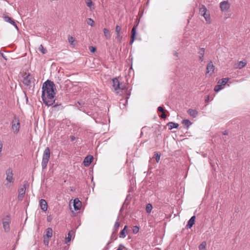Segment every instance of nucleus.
Instances as JSON below:
<instances>
[{
    "label": "nucleus",
    "mask_w": 250,
    "mask_h": 250,
    "mask_svg": "<svg viewBox=\"0 0 250 250\" xmlns=\"http://www.w3.org/2000/svg\"><path fill=\"white\" fill-rule=\"evenodd\" d=\"M56 90V85L51 80H47L43 83L42 98L43 103L47 106L55 104V100L54 98L56 94L55 92Z\"/></svg>",
    "instance_id": "obj_1"
},
{
    "label": "nucleus",
    "mask_w": 250,
    "mask_h": 250,
    "mask_svg": "<svg viewBox=\"0 0 250 250\" xmlns=\"http://www.w3.org/2000/svg\"><path fill=\"white\" fill-rule=\"evenodd\" d=\"M50 157V150L48 147H47L44 150L43 157L42 162V167L43 169L47 167V164Z\"/></svg>",
    "instance_id": "obj_2"
},
{
    "label": "nucleus",
    "mask_w": 250,
    "mask_h": 250,
    "mask_svg": "<svg viewBox=\"0 0 250 250\" xmlns=\"http://www.w3.org/2000/svg\"><path fill=\"white\" fill-rule=\"evenodd\" d=\"M12 129L15 133L19 132L20 127V122L18 117L14 115L13 119L11 122Z\"/></svg>",
    "instance_id": "obj_3"
},
{
    "label": "nucleus",
    "mask_w": 250,
    "mask_h": 250,
    "mask_svg": "<svg viewBox=\"0 0 250 250\" xmlns=\"http://www.w3.org/2000/svg\"><path fill=\"white\" fill-rule=\"evenodd\" d=\"M207 9L204 5L199 6V14L203 16L208 23H210V18L209 14H207Z\"/></svg>",
    "instance_id": "obj_4"
},
{
    "label": "nucleus",
    "mask_w": 250,
    "mask_h": 250,
    "mask_svg": "<svg viewBox=\"0 0 250 250\" xmlns=\"http://www.w3.org/2000/svg\"><path fill=\"white\" fill-rule=\"evenodd\" d=\"M112 86L115 90H117L118 89L124 90L126 89L125 86H121V83L117 78H115L112 79Z\"/></svg>",
    "instance_id": "obj_5"
},
{
    "label": "nucleus",
    "mask_w": 250,
    "mask_h": 250,
    "mask_svg": "<svg viewBox=\"0 0 250 250\" xmlns=\"http://www.w3.org/2000/svg\"><path fill=\"white\" fill-rule=\"evenodd\" d=\"M10 218L9 215H7L6 218L3 221V227L4 229L5 232H7L10 231Z\"/></svg>",
    "instance_id": "obj_6"
},
{
    "label": "nucleus",
    "mask_w": 250,
    "mask_h": 250,
    "mask_svg": "<svg viewBox=\"0 0 250 250\" xmlns=\"http://www.w3.org/2000/svg\"><path fill=\"white\" fill-rule=\"evenodd\" d=\"M6 180L9 183H13V173L12 169L11 168H8L6 171Z\"/></svg>",
    "instance_id": "obj_7"
},
{
    "label": "nucleus",
    "mask_w": 250,
    "mask_h": 250,
    "mask_svg": "<svg viewBox=\"0 0 250 250\" xmlns=\"http://www.w3.org/2000/svg\"><path fill=\"white\" fill-rule=\"evenodd\" d=\"M230 7V4L228 0H224L220 2V8L222 11H227Z\"/></svg>",
    "instance_id": "obj_8"
},
{
    "label": "nucleus",
    "mask_w": 250,
    "mask_h": 250,
    "mask_svg": "<svg viewBox=\"0 0 250 250\" xmlns=\"http://www.w3.org/2000/svg\"><path fill=\"white\" fill-rule=\"evenodd\" d=\"M3 18L6 22H9L10 24L13 25L16 27V28L18 30H19V28H18L16 22L12 18L4 14L3 16Z\"/></svg>",
    "instance_id": "obj_9"
},
{
    "label": "nucleus",
    "mask_w": 250,
    "mask_h": 250,
    "mask_svg": "<svg viewBox=\"0 0 250 250\" xmlns=\"http://www.w3.org/2000/svg\"><path fill=\"white\" fill-rule=\"evenodd\" d=\"M32 79V76L30 74H28V75H26L25 76L23 77L22 82L25 85L29 86L31 83V80Z\"/></svg>",
    "instance_id": "obj_10"
},
{
    "label": "nucleus",
    "mask_w": 250,
    "mask_h": 250,
    "mask_svg": "<svg viewBox=\"0 0 250 250\" xmlns=\"http://www.w3.org/2000/svg\"><path fill=\"white\" fill-rule=\"evenodd\" d=\"M93 160V157L91 155H88L85 157L83 161V165L85 167H88Z\"/></svg>",
    "instance_id": "obj_11"
},
{
    "label": "nucleus",
    "mask_w": 250,
    "mask_h": 250,
    "mask_svg": "<svg viewBox=\"0 0 250 250\" xmlns=\"http://www.w3.org/2000/svg\"><path fill=\"white\" fill-rule=\"evenodd\" d=\"M122 30V27L119 25H116L115 28V31L117 34L116 39L119 42H121L123 37L121 35L120 32Z\"/></svg>",
    "instance_id": "obj_12"
},
{
    "label": "nucleus",
    "mask_w": 250,
    "mask_h": 250,
    "mask_svg": "<svg viewBox=\"0 0 250 250\" xmlns=\"http://www.w3.org/2000/svg\"><path fill=\"white\" fill-rule=\"evenodd\" d=\"M63 109V106L62 104H54L51 107V111L52 112H58L59 111H62Z\"/></svg>",
    "instance_id": "obj_13"
},
{
    "label": "nucleus",
    "mask_w": 250,
    "mask_h": 250,
    "mask_svg": "<svg viewBox=\"0 0 250 250\" xmlns=\"http://www.w3.org/2000/svg\"><path fill=\"white\" fill-rule=\"evenodd\" d=\"M74 208L75 210H80L82 207V202L78 198L74 200L73 202Z\"/></svg>",
    "instance_id": "obj_14"
},
{
    "label": "nucleus",
    "mask_w": 250,
    "mask_h": 250,
    "mask_svg": "<svg viewBox=\"0 0 250 250\" xmlns=\"http://www.w3.org/2000/svg\"><path fill=\"white\" fill-rule=\"evenodd\" d=\"M206 74L211 72V74L213 73L214 70V66L213 65L212 62H210L208 63L206 68Z\"/></svg>",
    "instance_id": "obj_15"
},
{
    "label": "nucleus",
    "mask_w": 250,
    "mask_h": 250,
    "mask_svg": "<svg viewBox=\"0 0 250 250\" xmlns=\"http://www.w3.org/2000/svg\"><path fill=\"white\" fill-rule=\"evenodd\" d=\"M40 205L41 209L43 211H46L47 209L48 206L46 201L44 199H41L40 201Z\"/></svg>",
    "instance_id": "obj_16"
},
{
    "label": "nucleus",
    "mask_w": 250,
    "mask_h": 250,
    "mask_svg": "<svg viewBox=\"0 0 250 250\" xmlns=\"http://www.w3.org/2000/svg\"><path fill=\"white\" fill-rule=\"evenodd\" d=\"M195 216H193L190 218L186 225L187 229H190L192 227L193 225L195 224Z\"/></svg>",
    "instance_id": "obj_17"
},
{
    "label": "nucleus",
    "mask_w": 250,
    "mask_h": 250,
    "mask_svg": "<svg viewBox=\"0 0 250 250\" xmlns=\"http://www.w3.org/2000/svg\"><path fill=\"white\" fill-rule=\"evenodd\" d=\"M28 187H29V184L28 183V182H24V183L22 187L18 189L19 193H20V194L21 193V195L22 194H25V189H26V188Z\"/></svg>",
    "instance_id": "obj_18"
},
{
    "label": "nucleus",
    "mask_w": 250,
    "mask_h": 250,
    "mask_svg": "<svg viewBox=\"0 0 250 250\" xmlns=\"http://www.w3.org/2000/svg\"><path fill=\"white\" fill-rule=\"evenodd\" d=\"M120 225V223L119 222V217H118L116 220V222H115V224L114 225V228L113 229V234H117V233L118 231Z\"/></svg>",
    "instance_id": "obj_19"
},
{
    "label": "nucleus",
    "mask_w": 250,
    "mask_h": 250,
    "mask_svg": "<svg viewBox=\"0 0 250 250\" xmlns=\"http://www.w3.org/2000/svg\"><path fill=\"white\" fill-rule=\"evenodd\" d=\"M198 53L199 54V60L201 62H203L204 61V56L205 54V48H200Z\"/></svg>",
    "instance_id": "obj_20"
},
{
    "label": "nucleus",
    "mask_w": 250,
    "mask_h": 250,
    "mask_svg": "<svg viewBox=\"0 0 250 250\" xmlns=\"http://www.w3.org/2000/svg\"><path fill=\"white\" fill-rule=\"evenodd\" d=\"M188 114L193 118L196 117L198 115V111L195 109H189L188 110Z\"/></svg>",
    "instance_id": "obj_21"
},
{
    "label": "nucleus",
    "mask_w": 250,
    "mask_h": 250,
    "mask_svg": "<svg viewBox=\"0 0 250 250\" xmlns=\"http://www.w3.org/2000/svg\"><path fill=\"white\" fill-rule=\"evenodd\" d=\"M247 64V61H241L240 62H239L236 65V68L238 69H241L245 66V65Z\"/></svg>",
    "instance_id": "obj_22"
},
{
    "label": "nucleus",
    "mask_w": 250,
    "mask_h": 250,
    "mask_svg": "<svg viewBox=\"0 0 250 250\" xmlns=\"http://www.w3.org/2000/svg\"><path fill=\"white\" fill-rule=\"evenodd\" d=\"M138 25V22L136 23V24L134 25L133 28H132L131 32V37H135L136 36V29Z\"/></svg>",
    "instance_id": "obj_23"
},
{
    "label": "nucleus",
    "mask_w": 250,
    "mask_h": 250,
    "mask_svg": "<svg viewBox=\"0 0 250 250\" xmlns=\"http://www.w3.org/2000/svg\"><path fill=\"white\" fill-rule=\"evenodd\" d=\"M103 31L105 38L106 39H109L111 38L110 31L107 28H104Z\"/></svg>",
    "instance_id": "obj_24"
},
{
    "label": "nucleus",
    "mask_w": 250,
    "mask_h": 250,
    "mask_svg": "<svg viewBox=\"0 0 250 250\" xmlns=\"http://www.w3.org/2000/svg\"><path fill=\"white\" fill-rule=\"evenodd\" d=\"M46 231V236L47 238H50L52 236V232L53 230L51 228H48L45 230Z\"/></svg>",
    "instance_id": "obj_25"
},
{
    "label": "nucleus",
    "mask_w": 250,
    "mask_h": 250,
    "mask_svg": "<svg viewBox=\"0 0 250 250\" xmlns=\"http://www.w3.org/2000/svg\"><path fill=\"white\" fill-rule=\"evenodd\" d=\"M182 123L187 129L191 125V122L188 120H183Z\"/></svg>",
    "instance_id": "obj_26"
},
{
    "label": "nucleus",
    "mask_w": 250,
    "mask_h": 250,
    "mask_svg": "<svg viewBox=\"0 0 250 250\" xmlns=\"http://www.w3.org/2000/svg\"><path fill=\"white\" fill-rule=\"evenodd\" d=\"M229 81V79L228 78H223L221 80H220L218 83L219 84H220V85H221V86L222 85H225Z\"/></svg>",
    "instance_id": "obj_27"
},
{
    "label": "nucleus",
    "mask_w": 250,
    "mask_h": 250,
    "mask_svg": "<svg viewBox=\"0 0 250 250\" xmlns=\"http://www.w3.org/2000/svg\"><path fill=\"white\" fill-rule=\"evenodd\" d=\"M161 153L160 152H155L154 155V158H155L156 161L158 163L160 159Z\"/></svg>",
    "instance_id": "obj_28"
},
{
    "label": "nucleus",
    "mask_w": 250,
    "mask_h": 250,
    "mask_svg": "<svg viewBox=\"0 0 250 250\" xmlns=\"http://www.w3.org/2000/svg\"><path fill=\"white\" fill-rule=\"evenodd\" d=\"M73 232L72 230L69 231L68 234V236L66 237L65 238V243H67L68 242H70L71 239L72 237V233H73Z\"/></svg>",
    "instance_id": "obj_29"
},
{
    "label": "nucleus",
    "mask_w": 250,
    "mask_h": 250,
    "mask_svg": "<svg viewBox=\"0 0 250 250\" xmlns=\"http://www.w3.org/2000/svg\"><path fill=\"white\" fill-rule=\"evenodd\" d=\"M127 233V231L124 230L123 229L120 231L119 234V237L120 238H125L126 236V234Z\"/></svg>",
    "instance_id": "obj_30"
},
{
    "label": "nucleus",
    "mask_w": 250,
    "mask_h": 250,
    "mask_svg": "<svg viewBox=\"0 0 250 250\" xmlns=\"http://www.w3.org/2000/svg\"><path fill=\"white\" fill-rule=\"evenodd\" d=\"M207 243L205 241L203 242L199 246V250H205L206 247Z\"/></svg>",
    "instance_id": "obj_31"
},
{
    "label": "nucleus",
    "mask_w": 250,
    "mask_h": 250,
    "mask_svg": "<svg viewBox=\"0 0 250 250\" xmlns=\"http://www.w3.org/2000/svg\"><path fill=\"white\" fill-rule=\"evenodd\" d=\"M39 50L41 51L43 54H46L47 53L46 49L43 47L42 44L40 45L39 46Z\"/></svg>",
    "instance_id": "obj_32"
},
{
    "label": "nucleus",
    "mask_w": 250,
    "mask_h": 250,
    "mask_svg": "<svg viewBox=\"0 0 250 250\" xmlns=\"http://www.w3.org/2000/svg\"><path fill=\"white\" fill-rule=\"evenodd\" d=\"M152 209V206L151 204H147L146 206V211L147 213H150Z\"/></svg>",
    "instance_id": "obj_33"
},
{
    "label": "nucleus",
    "mask_w": 250,
    "mask_h": 250,
    "mask_svg": "<svg viewBox=\"0 0 250 250\" xmlns=\"http://www.w3.org/2000/svg\"><path fill=\"white\" fill-rule=\"evenodd\" d=\"M87 23L88 25H90V26H91L92 27L94 26V25H95V22H94V21L92 19H91V18H89L88 19V21L87 22Z\"/></svg>",
    "instance_id": "obj_34"
},
{
    "label": "nucleus",
    "mask_w": 250,
    "mask_h": 250,
    "mask_svg": "<svg viewBox=\"0 0 250 250\" xmlns=\"http://www.w3.org/2000/svg\"><path fill=\"white\" fill-rule=\"evenodd\" d=\"M85 1L86 2V5L90 8L92 5H93V2L91 0H85Z\"/></svg>",
    "instance_id": "obj_35"
},
{
    "label": "nucleus",
    "mask_w": 250,
    "mask_h": 250,
    "mask_svg": "<svg viewBox=\"0 0 250 250\" xmlns=\"http://www.w3.org/2000/svg\"><path fill=\"white\" fill-rule=\"evenodd\" d=\"M139 228L138 226H135L133 227V229H132V231L134 233L136 234L139 231Z\"/></svg>",
    "instance_id": "obj_36"
},
{
    "label": "nucleus",
    "mask_w": 250,
    "mask_h": 250,
    "mask_svg": "<svg viewBox=\"0 0 250 250\" xmlns=\"http://www.w3.org/2000/svg\"><path fill=\"white\" fill-rule=\"evenodd\" d=\"M89 50L92 53H94L96 50V47L93 46H90L89 47Z\"/></svg>",
    "instance_id": "obj_37"
},
{
    "label": "nucleus",
    "mask_w": 250,
    "mask_h": 250,
    "mask_svg": "<svg viewBox=\"0 0 250 250\" xmlns=\"http://www.w3.org/2000/svg\"><path fill=\"white\" fill-rule=\"evenodd\" d=\"M68 40L70 44H72L75 40L74 38L73 37L70 36H68Z\"/></svg>",
    "instance_id": "obj_38"
},
{
    "label": "nucleus",
    "mask_w": 250,
    "mask_h": 250,
    "mask_svg": "<svg viewBox=\"0 0 250 250\" xmlns=\"http://www.w3.org/2000/svg\"><path fill=\"white\" fill-rule=\"evenodd\" d=\"M221 85L220 84H218V85H217L215 86L214 87V91L215 92H218L220 89H221Z\"/></svg>",
    "instance_id": "obj_39"
},
{
    "label": "nucleus",
    "mask_w": 250,
    "mask_h": 250,
    "mask_svg": "<svg viewBox=\"0 0 250 250\" xmlns=\"http://www.w3.org/2000/svg\"><path fill=\"white\" fill-rule=\"evenodd\" d=\"M165 110L164 108L162 106H159L157 108V111L158 112H165Z\"/></svg>",
    "instance_id": "obj_40"
},
{
    "label": "nucleus",
    "mask_w": 250,
    "mask_h": 250,
    "mask_svg": "<svg viewBox=\"0 0 250 250\" xmlns=\"http://www.w3.org/2000/svg\"><path fill=\"white\" fill-rule=\"evenodd\" d=\"M24 194H22L21 195V193H19V195H18V200L19 201H22L23 199V197H24Z\"/></svg>",
    "instance_id": "obj_41"
},
{
    "label": "nucleus",
    "mask_w": 250,
    "mask_h": 250,
    "mask_svg": "<svg viewBox=\"0 0 250 250\" xmlns=\"http://www.w3.org/2000/svg\"><path fill=\"white\" fill-rule=\"evenodd\" d=\"M161 113H162V114L160 115H159V116L162 119H165L166 118V115L165 114V112H161Z\"/></svg>",
    "instance_id": "obj_42"
},
{
    "label": "nucleus",
    "mask_w": 250,
    "mask_h": 250,
    "mask_svg": "<svg viewBox=\"0 0 250 250\" xmlns=\"http://www.w3.org/2000/svg\"><path fill=\"white\" fill-rule=\"evenodd\" d=\"M135 37H130V42H129V44H132L133 43V42H134V41L135 40Z\"/></svg>",
    "instance_id": "obj_43"
},
{
    "label": "nucleus",
    "mask_w": 250,
    "mask_h": 250,
    "mask_svg": "<svg viewBox=\"0 0 250 250\" xmlns=\"http://www.w3.org/2000/svg\"><path fill=\"white\" fill-rule=\"evenodd\" d=\"M117 234H113V233H112V235L111 236V239H114V240H116L117 239Z\"/></svg>",
    "instance_id": "obj_44"
},
{
    "label": "nucleus",
    "mask_w": 250,
    "mask_h": 250,
    "mask_svg": "<svg viewBox=\"0 0 250 250\" xmlns=\"http://www.w3.org/2000/svg\"><path fill=\"white\" fill-rule=\"evenodd\" d=\"M179 126V125L177 124V123H173V128H177Z\"/></svg>",
    "instance_id": "obj_45"
},
{
    "label": "nucleus",
    "mask_w": 250,
    "mask_h": 250,
    "mask_svg": "<svg viewBox=\"0 0 250 250\" xmlns=\"http://www.w3.org/2000/svg\"><path fill=\"white\" fill-rule=\"evenodd\" d=\"M167 126L169 129H172V122H169L167 124Z\"/></svg>",
    "instance_id": "obj_46"
},
{
    "label": "nucleus",
    "mask_w": 250,
    "mask_h": 250,
    "mask_svg": "<svg viewBox=\"0 0 250 250\" xmlns=\"http://www.w3.org/2000/svg\"><path fill=\"white\" fill-rule=\"evenodd\" d=\"M118 248H120L121 250H123V249H125V247L124 246H123V245L120 244L119 245Z\"/></svg>",
    "instance_id": "obj_47"
},
{
    "label": "nucleus",
    "mask_w": 250,
    "mask_h": 250,
    "mask_svg": "<svg viewBox=\"0 0 250 250\" xmlns=\"http://www.w3.org/2000/svg\"><path fill=\"white\" fill-rule=\"evenodd\" d=\"M0 55L4 60H7V58H6V56L3 53H1Z\"/></svg>",
    "instance_id": "obj_48"
},
{
    "label": "nucleus",
    "mask_w": 250,
    "mask_h": 250,
    "mask_svg": "<svg viewBox=\"0 0 250 250\" xmlns=\"http://www.w3.org/2000/svg\"><path fill=\"white\" fill-rule=\"evenodd\" d=\"M209 96L208 95L206 97V98L205 99V102L208 103L209 101Z\"/></svg>",
    "instance_id": "obj_49"
},
{
    "label": "nucleus",
    "mask_w": 250,
    "mask_h": 250,
    "mask_svg": "<svg viewBox=\"0 0 250 250\" xmlns=\"http://www.w3.org/2000/svg\"><path fill=\"white\" fill-rule=\"evenodd\" d=\"M2 143L0 141V152L2 151Z\"/></svg>",
    "instance_id": "obj_50"
},
{
    "label": "nucleus",
    "mask_w": 250,
    "mask_h": 250,
    "mask_svg": "<svg viewBox=\"0 0 250 250\" xmlns=\"http://www.w3.org/2000/svg\"><path fill=\"white\" fill-rule=\"evenodd\" d=\"M70 139L71 141H73L75 140L76 138L74 136H70Z\"/></svg>",
    "instance_id": "obj_51"
},
{
    "label": "nucleus",
    "mask_w": 250,
    "mask_h": 250,
    "mask_svg": "<svg viewBox=\"0 0 250 250\" xmlns=\"http://www.w3.org/2000/svg\"><path fill=\"white\" fill-rule=\"evenodd\" d=\"M223 134L225 135H227L228 134V131H227V130H225L223 132Z\"/></svg>",
    "instance_id": "obj_52"
},
{
    "label": "nucleus",
    "mask_w": 250,
    "mask_h": 250,
    "mask_svg": "<svg viewBox=\"0 0 250 250\" xmlns=\"http://www.w3.org/2000/svg\"><path fill=\"white\" fill-rule=\"evenodd\" d=\"M78 104H79V105H83L84 104V103L83 101H81V102H78Z\"/></svg>",
    "instance_id": "obj_53"
},
{
    "label": "nucleus",
    "mask_w": 250,
    "mask_h": 250,
    "mask_svg": "<svg viewBox=\"0 0 250 250\" xmlns=\"http://www.w3.org/2000/svg\"><path fill=\"white\" fill-rule=\"evenodd\" d=\"M127 229V226H125L124 227V228L123 229L124 230H125V231H127L126 229Z\"/></svg>",
    "instance_id": "obj_54"
},
{
    "label": "nucleus",
    "mask_w": 250,
    "mask_h": 250,
    "mask_svg": "<svg viewBox=\"0 0 250 250\" xmlns=\"http://www.w3.org/2000/svg\"><path fill=\"white\" fill-rule=\"evenodd\" d=\"M130 94V92H129L127 94V97H126L127 99L129 98V96Z\"/></svg>",
    "instance_id": "obj_55"
},
{
    "label": "nucleus",
    "mask_w": 250,
    "mask_h": 250,
    "mask_svg": "<svg viewBox=\"0 0 250 250\" xmlns=\"http://www.w3.org/2000/svg\"><path fill=\"white\" fill-rule=\"evenodd\" d=\"M44 243H47V244L48 243V241H47H47H46V240H45V238H44Z\"/></svg>",
    "instance_id": "obj_56"
},
{
    "label": "nucleus",
    "mask_w": 250,
    "mask_h": 250,
    "mask_svg": "<svg viewBox=\"0 0 250 250\" xmlns=\"http://www.w3.org/2000/svg\"><path fill=\"white\" fill-rule=\"evenodd\" d=\"M44 243H47V244L48 243V241H47H47H46V240H45V238H44Z\"/></svg>",
    "instance_id": "obj_57"
},
{
    "label": "nucleus",
    "mask_w": 250,
    "mask_h": 250,
    "mask_svg": "<svg viewBox=\"0 0 250 250\" xmlns=\"http://www.w3.org/2000/svg\"><path fill=\"white\" fill-rule=\"evenodd\" d=\"M44 243H47V244L48 243V241H47H47H46V240H45V238H44Z\"/></svg>",
    "instance_id": "obj_58"
},
{
    "label": "nucleus",
    "mask_w": 250,
    "mask_h": 250,
    "mask_svg": "<svg viewBox=\"0 0 250 250\" xmlns=\"http://www.w3.org/2000/svg\"><path fill=\"white\" fill-rule=\"evenodd\" d=\"M116 250H121L120 248H118Z\"/></svg>",
    "instance_id": "obj_59"
}]
</instances>
